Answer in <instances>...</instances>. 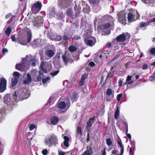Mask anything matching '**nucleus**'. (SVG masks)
Segmentation results:
<instances>
[{
    "label": "nucleus",
    "instance_id": "1",
    "mask_svg": "<svg viewBox=\"0 0 155 155\" xmlns=\"http://www.w3.org/2000/svg\"><path fill=\"white\" fill-rule=\"evenodd\" d=\"M12 95L14 100L17 101L27 99L29 97V94L27 89H21L15 91Z\"/></svg>",
    "mask_w": 155,
    "mask_h": 155
},
{
    "label": "nucleus",
    "instance_id": "2",
    "mask_svg": "<svg viewBox=\"0 0 155 155\" xmlns=\"http://www.w3.org/2000/svg\"><path fill=\"white\" fill-rule=\"evenodd\" d=\"M44 143L46 145L49 147L52 145L56 146L58 143L57 137L54 134L48 135L45 139Z\"/></svg>",
    "mask_w": 155,
    "mask_h": 155
},
{
    "label": "nucleus",
    "instance_id": "3",
    "mask_svg": "<svg viewBox=\"0 0 155 155\" xmlns=\"http://www.w3.org/2000/svg\"><path fill=\"white\" fill-rule=\"evenodd\" d=\"M71 104L70 103H67L66 105V103L64 101L60 102L58 105V107L61 110H57L59 114H62L65 112L69 108Z\"/></svg>",
    "mask_w": 155,
    "mask_h": 155
},
{
    "label": "nucleus",
    "instance_id": "4",
    "mask_svg": "<svg viewBox=\"0 0 155 155\" xmlns=\"http://www.w3.org/2000/svg\"><path fill=\"white\" fill-rule=\"evenodd\" d=\"M42 4L40 1H38L35 3L31 8L32 12L34 14H36L41 9Z\"/></svg>",
    "mask_w": 155,
    "mask_h": 155
},
{
    "label": "nucleus",
    "instance_id": "5",
    "mask_svg": "<svg viewBox=\"0 0 155 155\" xmlns=\"http://www.w3.org/2000/svg\"><path fill=\"white\" fill-rule=\"evenodd\" d=\"M130 35L128 33H123L119 35L116 38V40L119 42H124L127 39L129 38Z\"/></svg>",
    "mask_w": 155,
    "mask_h": 155
},
{
    "label": "nucleus",
    "instance_id": "6",
    "mask_svg": "<svg viewBox=\"0 0 155 155\" xmlns=\"http://www.w3.org/2000/svg\"><path fill=\"white\" fill-rule=\"evenodd\" d=\"M114 96V91L110 88H108L106 92V100L107 101H111Z\"/></svg>",
    "mask_w": 155,
    "mask_h": 155
},
{
    "label": "nucleus",
    "instance_id": "7",
    "mask_svg": "<svg viewBox=\"0 0 155 155\" xmlns=\"http://www.w3.org/2000/svg\"><path fill=\"white\" fill-rule=\"evenodd\" d=\"M125 14L126 13L124 11L120 12L118 14V21L120 22L124 25H125L127 23L126 22L127 21L125 19Z\"/></svg>",
    "mask_w": 155,
    "mask_h": 155
},
{
    "label": "nucleus",
    "instance_id": "8",
    "mask_svg": "<svg viewBox=\"0 0 155 155\" xmlns=\"http://www.w3.org/2000/svg\"><path fill=\"white\" fill-rule=\"evenodd\" d=\"M7 81L4 78H0V92H3L6 89Z\"/></svg>",
    "mask_w": 155,
    "mask_h": 155
},
{
    "label": "nucleus",
    "instance_id": "9",
    "mask_svg": "<svg viewBox=\"0 0 155 155\" xmlns=\"http://www.w3.org/2000/svg\"><path fill=\"white\" fill-rule=\"evenodd\" d=\"M45 43V41L44 40L40 39H35L32 43V46L36 48L37 47H40L43 44Z\"/></svg>",
    "mask_w": 155,
    "mask_h": 155
},
{
    "label": "nucleus",
    "instance_id": "10",
    "mask_svg": "<svg viewBox=\"0 0 155 155\" xmlns=\"http://www.w3.org/2000/svg\"><path fill=\"white\" fill-rule=\"evenodd\" d=\"M19 77V74L18 72L15 71L13 73V78L12 79L11 84V85L12 87H14L17 84Z\"/></svg>",
    "mask_w": 155,
    "mask_h": 155
},
{
    "label": "nucleus",
    "instance_id": "11",
    "mask_svg": "<svg viewBox=\"0 0 155 155\" xmlns=\"http://www.w3.org/2000/svg\"><path fill=\"white\" fill-rule=\"evenodd\" d=\"M33 23L34 26L38 27L43 23V18L41 17H37L35 18Z\"/></svg>",
    "mask_w": 155,
    "mask_h": 155
},
{
    "label": "nucleus",
    "instance_id": "12",
    "mask_svg": "<svg viewBox=\"0 0 155 155\" xmlns=\"http://www.w3.org/2000/svg\"><path fill=\"white\" fill-rule=\"evenodd\" d=\"M96 41V40L94 37H91L87 38L85 40V44L90 46L94 45Z\"/></svg>",
    "mask_w": 155,
    "mask_h": 155
},
{
    "label": "nucleus",
    "instance_id": "13",
    "mask_svg": "<svg viewBox=\"0 0 155 155\" xmlns=\"http://www.w3.org/2000/svg\"><path fill=\"white\" fill-rule=\"evenodd\" d=\"M4 102L8 105H11L13 102V100L11 98V96L9 94H7L4 97Z\"/></svg>",
    "mask_w": 155,
    "mask_h": 155
},
{
    "label": "nucleus",
    "instance_id": "14",
    "mask_svg": "<svg viewBox=\"0 0 155 155\" xmlns=\"http://www.w3.org/2000/svg\"><path fill=\"white\" fill-rule=\"evenodd\" d=\"M26 39V38L17 39L14 37L12 38V41L15 42L18 41L19 43L21 45H26L27 44Z\"/></svg>",
    "mask_w": 155,
    "mask_h": 155
},
{
    "label": "nucleus",
    "instance_id": "15",
    "mask_svg": "<svg viewBox=\"0 0 155 155\" xmlns=\"http://www.w3.org/2000/svg\"><path fill=\"white\" fill-rule=\"evenodd\" d=\"M127 21L129 23H131L134 21L137 20L136 18L135 15L131 13L127 14Z\"/></svg>",
    "mask_w": 155,
    "mask_h": 155
},
{
    "label": "nucleus",
    "instance_id": "16",
    "mask_svg": "<svg viewBox=\"0 0 155 155\" xmlns=\"http://www.w3.org/2000/svg\"><path fill=\"white\" fill-rule=\"evenodd\" d=\"M94 119L90 118L87 123V125L86 129L89 133L90 132V128L92 126V123L94 122Z\"/></svg>",
    "mask_w": 155,
    "mask_h": 155
},
{
    "label": "nucleus",
    "instance_id": "17",
    "mask_svg": "<svg viewBox=\"0 0 155 155\" xmlns=\"http://www.w3.org/2000/svg\"><path fill=\"white\" fill-rule=\"evenodd\" d=\"M55 51L51 50H48L46 53V55L49 58L52 57L54 54Z\"/></svg>",
    "mask_w": 155,
    "mask_h": 155
},
{
    "label": "nucleus",
    "instance_id": "18",
    "mask_svg": "<svg viewBox=\"0 0 155 155\" xmlns=\"http://www.w3.org/2000/svg\"><path fill=\"white\" fill-rule=\"evenodd\" d=\"M106 144L109 147V150L113 148V143L111 139L110 138H107L106 139Z\"/></svg>",
    "mask_w": 155,
    "mask_h": 155
},
{
    "label": "nucleus",
    "instance_id": "19",
    "mask_svg": "<svg viewBox=\"0 0 155 155\" xmlns=\"http://www.w3.org/2000/svg\"><path fill=\"white\" fill-rule=\"evenodd\" d=\"M118 144V148L119 147L121 148V149L120 150V155H122L123 154L124 152V147L123 145L122 144V142L121 141H120L117 140Z\"/></svg>",
    "mask_w": 155,
    "mask_h": 155
},
{
    "label": "nucleus",
    "instance_id": "20",
    "mask_svg": "<svg viewBox=\"0 0 155 155\" xmlns=\"http://www.w3.org/2000/svg\"><path fill=\"white\" fill-rule=\"evenodd\" d=\"M132 77L130 75H128L127 77L125 82L124 83V84L126 85L128 84H132L134 81L131 80Z\"/></svg>",
    "mask_w": 155,
    "mask_h": 155
},
{
    "label": "nucleus",
    "instance_id": "21",
    "mask_svg": "<svg viewBox=\"0 0 155 155\" xmlns=\"http://www.w3.org/2000/svg\"><path fill=\"white\" fill-rule=\"evenodd\" d=\"M31 75L29 73L27 74V78L23 82L25 84H30L31 83Z\"/></svg>",
    "mask_w": 155,
    "mask_h": 155
},
{
    "label": "nucleus",
    "instance_id": "22",
    "mask_svg": "<svg viewBox=\"0 0 155 155\" xmlns=\"http://www.w3.org/2000/svg\"><path fill=\"white\" fill-rule=\"evenodd\" d=\"M71 100L73 101V102L76 101L78 99L77 94L75 93H73L72 91L71 92Z\"/></svg>",
    "mask_w": 155,
    "mask_h": 155
},
{
    "label": "nucleus",
    "instance_id": "23",
    "mask_svg": "<svg viewBox=\"0 0 155 155\" xmlns=\"http://www.w3.org/2000/svg\"><path fill=\"white\" fill-rule=\"evenodd\" d=\"M56 12L55 11V8L54 7H53L50 9L49 14V17L50 18L54 17L55 15H56Z\"/></svg>",
    "mask_w": 155,
    "mask_h": 155
},
{
    "label": "nucleus",
    "instance_id": "24",
    "mask_svg": "<svg viewBox=\"0 0 155 155\" xmlns=\"http://www.w3.org/2000/svg\"><path fill=\"white\" fill-rule=\"evenodd\" d=\"M112 17L108 15H105L101 17V19L103 21H107L111 20Z\"/></svg>",
    "mask_w": 155,
    "mask_h": 155
},
{
    "label": "nucleus",
    "instance_id": "25",
    "mask_svg": "<svg viewBox=\"0 0 155 155\" xmlns=\"http://www.w3.org/2000/svg\"><path fill=\"white\" fill-rule=\"evenodd\" d=\"M51 123L53 125L56 124L59 121L58 118L56 117H52L50 120Z\"/></svg>",
    "mask_w": 155,
    "mask_h": 155
},
{
    "label": "nucleus",
    "instance_id": "26",
    "mask_svg": "<svg viewBox=\"0 0 155 155\" xmlns=\"http://www.w3.org/2000/svg\"><path fill=\"white\" fill-rule=\"evenodd\" d=\"M56 16L58 19L60 20H62L65 17V15L64 14L63 12H59L58 13Z\"/></svg>",
    "mask_w": 155,
    "mask_h": 155
},
{
    "label": "nucleus",
    "instance_id": "27",
    "mask_svg": "<svg viewBox=\"0 0 155 155\" xmlns=\"http://www.w3.org/2000/svg\"><path fill=\"white\" fill-rule=\"evenodd\" d=\"M26 34L27 35L28 42H29L31 40V30L30 29H27L26 31Z\"/></svg>",
    "mask_w": 155,
    "mask_h": 155
},
{
    "label": "nucleus",
    "instance_id": "28",
    "mask_svg": "<svg viewBox=\"0 0 155 155\" xmlns=\"http://www.w3.org/2000/svg\"><path fill=\"white\" fill-rule=\"evenodd\" d=\"M64 144L66 148H68L69 146L68 143L69 138L68 137L64 136Z\"/></svg>",
    "mask_w": 155,
    "mask_h": 155
},
{
    "label": "nucleus",
    "instance_id": "29",
    "mask_svg": "<svg viewBox=\"0 0 155 155\" xmlns=\"http://www.w3.org/2000/svg\"><path fill=\"white\" fill-rule=\"evenodd\" d=\"M5 116V113L3 109H0V122H1L4 119Z\"/></svg>",
    "mask_w": 155,
    "mask_h": 155
},
{
    "label": "nucleus",
    "instance_id": "30",
    "mask_svg": "<svg viewBox=\"0 0 155 155\" xmlns=\"http://www.w3.org/2000/svg\"><path fill=\"white\" fill-rule=\"evenodd\" d=\"M36 61L35 58H31V59L29 60V63L30 65H31L33 66H35V65Z\"/></svg>",
    "mask_w": 155,
    "mask_h": 155
},
{
    "label": "nucleus",
    "instance_id": "31",
    "mask_svg": "<svg viewBox=\"0 0 155 155\" xmlns=\"http://www.w3.org/2000/svg\"><path fill=\"white\" fill-rule=\"evenodd\" d=\"M59 4H60L61 7H64V8H66L68 7V2L65 1H62L61 2V1L59 2Z\"/></svg>",
    "mask_w": 155,
    "mask_h": 155
},
{
    "label": "nucleus",
    "instance_id": "32",
    "mask_svg": "<svg viewBox=\"0 0 155 155\" xmlns=\"http://www.w3.org/2000/svg\"><path fill=\"white\" fill-rule=\"evenodd\" d=\"M92 152V149L91 148H90L84 152L83 154V155H91Z\"/></svg>",
    "mask_w": 155,
    "mask_h": 155
},
{
    "label": "nucleus",
    "instance_id": "33",
    "mask_svg": "<svg viewBox=\"0 0 155 155\" xmlns=\"http://www.w3.org/2000/svg\"><path fill=\"white\" fill-rule=\"evenodd\" d=\"M67 15L69 17H71L73 15V11L71 8H69L67 11Z\"/></svg>",
    "mask_w": 155,
    "mask_h": 155
},
{
    "label": "nucleus",
    "instance_id": "34",
    "mask_svg": "<svg viewBox=\"0 0 155 155\" xmlns=\"http://www.w3.org/2000/svg\"><path fill=\"white\" fill-rule=\"evenodd\" d=\"M50 81V78L48 77L42 80V82L43 84H45L49 83Z\"/></svg>",
    "mask_w": 155,
    "mask_h": 155
},
{
    "label": "nucleus",
    "instance_id": "35",
    "mask_svg": "<svg viewBox=\"0 0 155 155\" xmlns=\"http://www.w3.org/2000/svg\"><path fill=\"white\" fill-rule=\"evenodd\" d=\"M77 49V47L74 45L70 46L68 48V50L71 52L75 51Z\"/></svg>",
    "mask_w": 155,
    "mask_h": 155
},
{
    "label": "nucleus",
    "instance_id": "36",
    "mask_svg": "<svg viewBox=\"0 0 155 155\" xmlns=\"http://www.w3.org/2000/svg\"><path fill=\"white\" fill-rule=\"evenodd\" d=\"M12 31V29L10 26H8L5 31V33L8 36H9Z\"/></svg>",
    "mask_w": 155,
    "mask_h": 155
},
{
    "label": "nucleus",
    "instance_id": "37",
    "mask_svg": "<svg viewBox=\"0 0 155 155\" xmlns=\"http://www.w3.org/2000/svg\"><path fill=\"white\" fill-rule=\"evenodd\" d=\"M149 25V23L148 22H141L139 24V26L140 28H141L147 26L148 25Z\"/></svg>",
    "mask_w": 155,
    "mask_h": 155
},
{
    "label": "nucleus",
    "instance_id": "38",
    "mask_svg": "<svg viewBox=\"0 0 155 155\" xmlns=\"http://www.w3.org/2000/svg\"><path fill=\"white\" fill-rule=\"evenodd\" d=\"M23 64V63H22L16 64L15 66L16 69L19 70H21V69L22 68Z\"/></svg>",
    "mask_w": 155,
    "mask_h": 155
},
{
    "label": "nucleus",
    "instance_id": "39",
    "mask_svg": "<svg viewBox=\"0 0 155 155\" xmlns=\"http://www.w3.org/2000/svg\"><path fill=\"white\" fill-rule=\"evenodd\" d=\"M74 9L75 12V17H77L79 15L80 13V11L78 8H77V7L75 6L74 8Z\"/></svg>",
    "mask_w": 155,
    "mask_h": 155
},
{
    "label": "nucleus",
    "instance_id": "40",
    "mask_svg": "<svg viewBox=\"0 0 155 155\" xmlns=\"http://www.w3.org/2000/svg\"><path fill=\"white\" fill-rule=\"evenodd\" d=\"M119 115V110L118 108L116 110L114 113V117L116 119H117Z\"/></svg>",
    "mask_w": 155,
    "mask_h": 155
},
{
    "label": "nucleus",
    "instance_id": "41",
    "mask_svg": "<svg viewBox=\"0 0 155 155\" xmlns=\"http://www.w3.org/2000/svg\"><path fill=\"white\" fill-rule=\"evenodd\" d=\"M43 74L41 73L40 71L39 72V75L37 77V81H40L42 78Z\"/></svg>",
    "mask_w": 155,
    "mask_h": 155
},
{
    "label": "nucleus",
    "instance_id": "42",
    "mask_svg": "<svg viewBox=\"0 0 155 155\" xmlns=\"http://www.w3.org/2000/svg\"><path fill=\"white\" fill-rule=\"evenodd\" d=\"M149 80L151 81L155 80V73H154L150 77Z\"/></svg>",
    "mask_w": 155,
    "mask_h": 155
},
{
    "label": "nucleus",
    "instance_id": "43",
    "mask_svg": "<svg viewBox=\"0 0 155 155\" xmlns=\"http://www.w3.org/2000/svg\"><path fill=\"white\" fill-rule=\"evenodd\" d=\"M135 149V148H134V147H130L129 151L130 155H134V152Z\"/></svg>",
    "mask_w": 155,
    "mask_h": 155
},
{
    "label": "nucleus",
    "instance_id": "44",
    "mask_svg": "<svg viewBox=\"0 0 155 155\" xmlns=\"http://www.w3.org/2000/svg\"><path fill=\"white\" fill-rule=\"evenodd\" d=\"M77 132L78 133L80 134L81 135L82 134V132L81 130V128L80 127H78L77 128Z\"/></svg>",
    "mask_w": 155,
    "mask_h": 155
},
{
    "label": "nucleus",
    "instance_id": "45",
    "mask_svg": "<svg viewBox=\"0 0 155 155\" xmlns=\"http://www.w3.org/2000/svg\"><path fill=\"white\" fill-rule=\"evenodd\" d=\"M54 100V98L52 96L50 97L48 101V103L50 104H53Z\"/></svg>",
    "mask_w": 155,
    "mask_h": 155
},
{
    "label": "nucleus",
    "instance_id": "46",
    "mask_svg": "<svg viewBox=\"0 0 155 155\" xmlns=\"http://www.w3.org/2000/svg\"><path fill=\"white\" fill-rule=\"evenodd\" d=\"M36 127L35 125L34 124H31L29 126V129L30 130H33Z\"/></svg>",
    "mask_w": 155,
    "mask_h": 155
},
{
    "label": "nucleus",
    "instance_id": "47",
    "mask_svg": "<svg viewBox=\"0 0 155 155\" xmlns=\"http://www.w3.org/2000/svg\"><path fill=\"white\" fill-rule=\"evenodd\" d=\"M122 96V94H118L117 97V99L118 102H119Z\"/></svg>",
    "mask_w": 155,
    "mask_h": 155
},
{
    "label": "nucleus",
    "instance_id": "48",
    "mask_svg": "<svg viewBox=\"0 0 155 155\" xmlns=\"http://www.w3.org/2000/svg\"><path fill=\"white\" fill-rule=\"evenodd\" d=\"M62 58L65 64H67L68 62V60L66 57L64 55H63L62 56Z\"/></svg>",
    "mask_w": 155,
    "mask_h": 155
},
{
    "label": "nucleus",
    "instance_id": "49",
    "mask_svg": "<svg viewBox=\"0 0 155 155\" xmlns=\"http://www.w3.org/2000/svg\"><path fill=\"white\" fill-rule=\"evenodd\" d=\"M59 70H57L51 73V75L53 76H54L57 75L59 72Z\"/></svg>",
    "mask_w": 155,
    "mask_h": 155
},
{
    "label": "nucleus",
    "instance_id": "50",
    "mask_svg": "<svg viewBox=\"0 0 155 155\" xmlns=\"http://www.w3.org/2000/svg\"><path fill=\"white\" fill-rule=\"evenodd\" d=\"M110 23H106L103 25L104 28L105 29L107 28L110 27Z\"/></svg>",
    "mask_w": 155,
    "mask_h": 155
},
{
    "label": "nucleus",
    "instance_id": "51",
    "mask_svg": "<svg viewBox=\"0 0 155 155\" xmlns=\"http://www.w3.org/2000/svg\"><path fill=\"white\" fill-rule=\"evenodd\" d=\"M150 52L152 54H155V48L151 49L150 50Z\"/></svg>",
    "mask_w": 155,
    "mask_h": 155
},
{
    "label": "nucleus",
    "instance_id": "52",
    "mask_svg": "<svg viewBox=\"0 0 155 155\" xmlns=\"http://www.w3.org/2000/svg\"><path fill=\"white\" fill-rule=\"evenodd\" d=\"M48 151L47 149H44L42 151V153L43 155H46L48 153Z\"/></svg>",
    "mask_w": 155,
    "mask_h": 155
},
{
    "label": "nucleus",
    "instance_id": "53",
    "mask_svg": "<svg viewBox=\"0 0 155 155\" xmlns=\"http://www.w3.org/2000/svg\"><path fill=\"white\" fill-rule=\"evenodd\" d=\"M123 82V81L122 80L121 78H120L119 79V80L118 81V86L120 87L122 85V84Z\"/></svg>",
    "mask_w": 155,
    "mask_h": 155
},
{
    "label": "nucleus",
    "instance_id": "54",
    "mask_svg": "<svg viewBox=\"0 0 155 155\" xmlns=\"http://www.w3.org/2000/svg\"><path fill=\"white\" fill-rule=\"evenodd\" d=\"M80 38L81 37H80L76 35H74V37L73 38V39L75 40H77Z\"/></svg>",
    "mask_w": 155,
    "mask_h": 155
},
{
    "label": "nucleus",
    "instance_id": "55",
    "mask_svg": "<svg viewBox=\"0 0 155 155\" xmlns=\"http://www.w3.org/2000/svg\"><path fill=\"white\" fill-rule=\"evenodd\" d=\"M84 80L81 79L79 83V84L80 86H82L83 85L84 83Z\"/></svg>",
    "mask_w": 155,
    "mask_h": 155
},
{
    "label": "nucleus",
    "instance_id": "56",
    "mask_svg": "<svg viewBox=\"0 0 155 155\" xmlns=\"http://www.w3.org/2000/svg\"><path fill=\"white\" fill-rule=\"evenodd\" d=\"M58 155H65V152L59 150L58 151Z\"/></svg>",
    "mask_w": 155,
    "mask_h": 155
},
{
    "label": "nucleus",
    "instance_id": "57",
    "mask_svg": "<svg viewBox=\"0 0 155 155\" xmlns=\"http://www.w3.org/2000/svg\"><path fill=\"white\" fill-rule=\"evenodd\" d=\"M148 66L147 64H144L142 66V69L143 70H145L148 68Z\"/></svg>",
    "mask_w": 155,
    "mask_h": 155
},
{
    "label": "nucleus",
    "instance_id": "58",
    "mask_svg": "<svg viewBox=\"0 0 155 155\" xmlns=\"http://www.w3.org/2000/svg\"><path fill=\"white\" fill-rule=\"evenodd\" d=\"M106 148H104V150H101L102 155H106Z\"/></svg>",
    "mask_w": 155,
    "mask_h": 155
},
{
    "label": "nucleus",
    "instance_id": "59",
    "mask_svg": "<svg viewBox=\"0 0 155 155\" xmlns=\"http://www.w3.org/2000/svg\"><path fill=\"white\" fill-rule=\"evenodd\" d=\"M63 39L65 40H69L70 38L68 36L65 35L63 36Z\"/></svg>",
    "mask_w": 155,
    "mask_h": 155
},
{
    "label": "nucleus",
    "instance_id": "60",
    "mask_svg": "<svg viewBox=\"0 0 155 155\" xmlns=\"http://www.w3.org/2000/svg\"><path fill=\"white\" fill-rule=\"evenodd\" d=\"M87 74H84L82 76L81 79L84 80L87 77Z\"/></svg>",
    "mask_w": 155,
    "mask_h": 155
},
{
    "label": "nucleus",
    "instance_id": "61",
    "mask_svg": "<svg viewBox=\"0 0 155 155\" xmlns=\"http://www.w3.org/2000/svg\"><path fill=\"white\" fill-rule=\"evenodd\" d=\"M8 50L6 48H3L2 50V52L3 54H5L8 52Z\"/></svg>",
    "mask_w": 155,
    "mask_h": 155
},
{
    "label": "nucleus",
    "instance_id": "62",
    "mask_svg": "<svg viewBox=\"0 0 155 155\" xmlns=\"http://www.w3.org/2000/svg\"><path fill=\"white\" fill-rule=\"evenodd\" d=\"M89 64L91 67H93L95 65V63L93 61L90 62L89 63Z\"/></svg>",
    "mask_w": 155,
    "mask_h": 155
},
{
    "label": "nucleus",
    "instance_id": "63",
    "mask_svg": "<svg viewBox=\"0 0 155 155\" xmlns=\"http://www.w3.org/2000/svg\"><path fill=\"white\" fill-rule=\"evenodd\" d=\"M12 15V14L11 13H9L5 16V18L6 19H8Z\"/></svg>",
    "mask_w": 155,
    "mask_h": 155
},
{
    "label": "nucleus",
    "instance_id": "64",
    "mask_svg": "<svg viewBox=\"0 0 155 155\" xmlns=\"http://www.w3.org/2000/svg\"><path fill=\"white\" fill-rule=\"evenodd\" d=\"M136 18H137V20L140 17V15L137 12V11L136 10Z\"/></svg>",
    "mask_w": 155,
    "mask_h": 155
}]
</instances>
